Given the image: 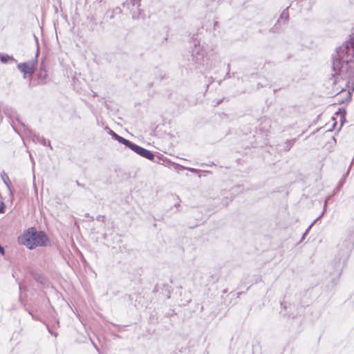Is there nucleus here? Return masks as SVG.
Instances as JSON below:
<instances>
[{
	"label": "nucleus",
	"mask_w": 354,
	"mask_h": 354,
	"mask_svg": "<svg viewBox=\"0 0 354 354\" xmlns=\"http://www.w3.org/2000/svg\"><path fill=\"white\" fill-rule=\"evenodd\" d=\"M110 11H111V12L114 13L115 15H120L122 13V10L120 7H116Z\"/></svg>",
	"instance_id": "f3484780"
},
{
	"label": "nucleus",
	"mask_w": 354,
	"mask_h": 354,
	"mask_svg": "<svg viewBox=\"0 0 354 354\" xmlns=\"http://www.w3.org/2000/svg\"><path fill=\"white\" fill-rule=\"evenodd\" d=\"M295 141L296 138L286 140L284 142L278 144L276 149L279 153L287 152L292 147Z\"/></svg>",
	"instance_id": "1a4fd4ad"
},
{
	"label": "nucleus",
	"mask_w": 354,
	"mask_h": 354,
	"mask_svg": "<svg viewBox=\"0 0 354 354\" xmlns=\"http://www.w3.org/2000/svg\"><path fill=\"white\" fill-rule=\"evenodd\" d=\"M129 148L131 149L132 151H133L137 154L140 155V156L145 158L149 160H153L154 158V154L152 151L145 149L133 142H131V144L129 146Z\"/></svg>",
	"instance_id": "423d86ee"
},
{
	"label": "nucleus",
	"mask_w": 354,
	"mask_h": 354,
	"mask_svg": "<svg viewBox=\"0 0 354 354\" xmlns=\"http://www.w3.org/2000/svg\"><path fill=\"white\" fill-rule=\"evenodd\" d=\"M140 1L141 0H126L122 6L127 8L130 12H132V19H137L140 14Z\"/></svg>",
	"instance_id": "39448f33"
},
{
	"label": "nucleus",
	"mask_w": 354,
	"mask_h": 354,
	"mask_svg": "<svg viewBox=\"0 0 354 354\" xmlns=\"http://www.w3.org/2000/svg\"><path fill=\"white\" fill-rule=\"evenodd\" d=\"M332 55L333 76L336 79L354 78V33Z\"/></svg>",
	"instance_id": "f257e3e1"
},
{
	"label": "nucleus",
	"mask_w": 354,
	"mask_h": 354,
	"mask_svg": "<svg viewBox=\"0 0 354 354\" xmlns=\"http://www.w3.org/2000/svg\"><path fill=\"white\" fill-rule=\"evenodd\" d=\"M288 18H289L288 12L287 11V10H284L280 15V17H279V19L278 20V23H279L280 19H281V20L284 19L285 21H287L288 20Z\"/></svg>",
	"instance_id": "4468645a"
},
{
	"label": "nucleus",
	"mask_w": 354,
	"mask_h": 354,
	"mask_svg": "<svg viewBox=\"0 0 354 354\" xmlns=\"http://www.w3.org/2000/svg\"><path fill=\"white\" fill-rule=\"evenodd\" d=\"M324 212L322 214L321 216H319L317 218H316L308 227V229L306 230V231L305 232V233L304 234V236H303V238L305 236V235L308 233V230H310V228L312 227V225L316 222V221L317 219H319L322 215H323Z\"/></svg>",
	"instance_id": "a211bd4d"
},
{
	"label": "nucleus",
	"mask_w": 354,
	"mask_h": 354,
	"mask_svg": "<svg viewBox=\"0 0 354 354\" xmlns=\"http://www.w3.org/2000/svg\"><path fill=\"white\" fill-rule=\"evenodd\" d=\"M76 185H77L78 187L85 188L84 185L81 184V183H79V181H77V180L76 181Z\"/></svg>",
	"instance_id": "393cba45"
},
{
	"label": "nucleus",
	"mask_w": 354,
	"mask_h": 354,
	"mask_svg": "<svg viewBox=\"0 0 354 354\" xmlns=\"http://www.w3.org/2000/svg\"><path fill=\"white\" fill-rule=\"evenodd\" d=\"M115 140L118 141L120 143L123 144L126 147H129V145L131 144V141L129 140L125 139L124 138L118 135V136L115 138Z\"/></svg>",
	"instance_id": "ddd939ff"
},
{
	"label": "nucleus",
	"mask_w": 354,
	"mask_h": 354,
	"mask_svg": "<svg viewBox=\"0 0 354 354\" xmlns=\"http://www.w3.org/2000/svg\"><path fill=\"white\" fill-rule=\"evenodd\" d=\"M205 50L200 43H194V48L192 53V64L196 69H200L205 64Z\"/></svg>",
	"instance_id": "20e7f679"
},
{
	"label": "nucleus",
	"mask_w": 354,
	"mask_h": 354,
	"mask_svg": "<svg viewBox=\"0 0 354 354\" xmlns=\"http://www.w3.org/2000/svg\"><path fill=\"white\" fill-rule=\"evenodd\" d=\"M1 178L3 183H5V185H6L8 189L10 191V193H12L10 178L4 171H3L1 173Z\"/></svg>",
	"instance_id": "9b49d317"
},
{
	"label": "nucleus",
	"mask_w": 354,
	"mask_h": 354,
	"mask_svg": "<svg viewBox=\"0 0 354 354\" xmlns=\"http://www.w3.org/2000/svg\"><path fill=\"white\" fill-rule=\"evenodd\" d=\"M114 15H115V14H114V13L111 12V11H110V10H108V11L106 12V17H109V19H111L114 18Z\"/></svg>",
	"instance_id": "412c9836"
},
{
	"label": "nucleus",
	"mask_w": 354,
	"mask_h": 354,
	"mask_svg": "<svg viewBox=\"0 0 354 354\" xmlns=\"http://www.w3.org/2000/svg\"><path fill=\"white\" fill-rule=\"evenodd\" d=\"M342 112H343L342 117H344V115H346V111L344 109H342Z\"/></svg>",
	"instance_id": "cd10ccee"
},
{
	"label": "nucleus",
	"mask_w": 354,
	"mask_h": 354,
	"mask_svg": "<svg viewBox=\"0 0 354 354\" xmlns=\"http://www.w3.org/2000/svg\"><path fill=\"white\" fill-rule=\"evenodd\" d=\"M117 136H118V134L115 132L111 137H112V138L115 140Z\"/></svg>",
	"instance_id": "bb28decb"
},
{
	"label": "nucleus",
	"mask_w": 354,
	"mask_h": 354,
	"mask_svg": "<svg viewBox=\"0 0 354 354\" xmlns=\"http://www.w3.org/2000/svg\"><path fill=\"white\" fill-rule=\"evenodd\" d=\"M0 60L3 64L8 63L9 61L17 62V60L12 55L4 53H0Z\"/></svg>",
	"instance_id": "f8f14e48"
},
{
	"label": "nucleus",
	"mask_w": 354,
	"mask_h": 354,
	"mask_svg": "<svg viewBox=\"0 0 354 354\" xmlns=\"http://www.w3.org/2000/svg\"><path fill=\"white\" fill-rule=\"evenodd\" d=\"M34 278L37 282L44 283L45 279L42 275L37 274L35 275Z\"/></svg>",
	"instance_id": "dca6fc26"
},
{
	"label": "nucleus",
	"mask_w": 354,
	"mask_h": 354,
	"mask_svg": "<svg viewBox=\"0 0 354 354\" xmlns=\"http://www.w3.org/2000/svg\"><path fill=\"white\" fill-rule=\"evenodd\" d=\"M17 68L23 73L24 78H26L28 76L32 75L35 71V67L33 63L29 64L27 62H23L18 64Z\"/></svg>",
	"instance_id": "6e6552de"
},
{
	"label": "nucleus",
	"mask_w": 354,
	"mask_h": 354,
	"mask_svg": "<svg viewBox=\"0 0 354 354\" xmlns=\"http://www.w3.org/2000/svg\"><path fill=\"white\" fill-rule=\"evenodd\" d=\"M351 93L350 91H348L347 93V97L346 98V101L349 102V101H351Z\"/></svg>",
	"instance_id": "4be33fe9"
},
{
	"label": "nucleus",
	"mask_w": 354,
	"mask_h": 354,
	"mask_svg": "<svg viewBox=\"0 0 354 354\" xmlns=\"http://www.w3.org/2000/svg\"><path fill=\"white\" fill-rule=\"evenodd\" d=\"M0 253L2 254H4V253H5V250L1 245H0Z\"/></svg>",
	"instance_id": "a878e982"
},
{
	"label": "nucleus",
	"mask_w": 354,
	"mask_h": 354,
	"mask_svg": "<svg viewBox=\"0 0 354 354\" xmlns=\"http://www.w3.org/2000/svg\"><path fill=\"white\" fill-rule=\"evenodd\" d=\"M3 113L10 119H15V120L21 126L24 131L31 132V130L20 120L15 110L12 108L6 107L3 109Z\"/></svg>",
	"instance_id": "0eeeda50"
},
{
	"label": "nucleus",
	"mask_w": 354,
	"mask_h": 354,
	"mask_svg": "<svg viewBox=\"0 0 354 354\" xmlns=\"http://www.w3.org/2000/svg\"><path fill=\"white\" fill-rule=\"evenodd\" d=\"M217 24H218V22H217V21H215V22H214V28L216 27V26H217Z\"/></svg>",
	"instance_id": "7c9ffc66"
},
{
	"label": "nucleus",
	"mask_w": 354,
	"mask_h": 354,
	"mask_svg": "<svg viewBox=\"0 0 354 354\" xmlns=\"http://www.w3.org/2000/svg\"><path fill=\"white\" fill-rule=\"evenodd\" d=\"M6 209V205L3 202H1L0 203V214L4 213Z\"/></svg>",
	"instance_id": "6ab92c4d"
},
{
	"label": "nucleus",
	"mask_w": 354,
	"mask_h": 354,
	"mask_svg": "<svg viewBox=\"0 0 354 354\" xmlns=\"http://www.w3.org/2000/svg\"><path fill=\"white\" fill-rule=\"evenodd\" d=\"M12 127H13V129H14L15 130H16V129H15V124H14V122L12 121Z\"/></svg>",
	"instance_id": "c756f323"
},
{
	"label": "nucleus",
	"mask_w": 354,
	"mask_h": 354,
	"mask_svg": "<svg viewBox=\"0 0 354 354\" xmlns=\"http://www.w3.org/2000/svg\"><path fill=\"white\" fill-rule=\"evenodd\" d=\"M106 129H107L109 130L108 133L109 135H111V136H113V134L115 133L113 130L110 129L109 127H106Z\"/></svg>",
	"instance_id": "b1692460"
},
{
	"label": "nucleus",
	"mask_w": 354,
	"mask_h": 354,
	"mask_svg": "<svg viewBox=\"0 0 354 354\" xmlns=\"http://www.w3.org/2000/svg\"><path fill=\"white\" fill-rule=\"evenodd\" d=\"M29 133L32 134V136L33 137V140L34 141H37V142H39L40 144H41L44 146H49L52 149L50 140H46L44 137H41V136H39V135H37L35 133H32V131H31V132H29Z\"/></svg>",
	"instance_id": "9d476101"
},
{
	"label": "nucleus",
	"mask_w": 354,
	"mask_h": 354,
	"mask_svg": "<svg viewBox=\"0 0 354 354\" xmlns=\"http://www.w3.org/2000/svg\"><path fill=\"white\" fill-rule=\"evenodd\" d=\"M104 216H102V215H99L97 216L96 219L98 221H104Z\"/></svg>",
	"instance_id": "5701e85b"
},
{
	"label": "nucleus",
	"mask_w": 354,
	"mask_h": 354,
	"mask_svg": "<svg viewBox=\"0 0 354 354\" xmlns=\"http://www.w3.org/2000/svg\"><path fill=\"white\" fill-rule=\"evenodd\" d=\"M48 241V238L46 233L37 231L35 227L28 229L18 238L19 243L26 245L30 250L37 246H46Z\"/></svg>",
	"instance_id": "7ed1b4c3"
},
{
	"label": "nucleus",
	"mask_w": 354,
	"mask_h": 354,
	"mask_svg": "<svg viewBox=\"0 0 354 354\" xmlns=\"http://www.w3.org/2000/svg\"><path fill=\"white\" fill-rule=\"evenodd\" d=\"M183 169H187L192 173H196L198 171V169H194V168H191V167H182Z\"/></svg>",
	"instance_id": "aec40b11"
},
{
	"label": "nucleus",
	"mask_w": 354,
	"mask_h": 354,
	"mask_svg": "<svg viewBox=\"0 0 354 354\" xmlns=\"http://www.w3.org/2000/svg\"><path fill=\"white\" fill-rule=\"evenodd\" d=\"M227 70L228 71L230 70V65L229 64L227 65Z\"/></svg>",
	"instance_id": "2f4dec72"
},
{
	"label": "nucleus",
	"mask_w": 354,
	"mask_h": 354,
	"mask_svg": "<svg viewBox=\"0 0 354 354\" xmlns=\"http://www.w3.org/2000/svg\"><path fill=\"white\" fill-rule=\"evenodd\" d=\"M335 278H334V279H333V283H335Z\"/></svg>",
	"instance_id": "473e14b6"
},
{
	"label": "nucleus",
	"mask_w": 354,
	"mask_h": 354,
	"mask_svg": "<svg viewBox=\"0 0 354 354\" xmlns=\"http://www.w3.org/2000/svg\"><path fill=\"white\" fill-rule=\"evenodd\" d=\"M48 75L46 71L43 69L42 66L40 67V72L38 74V77L40 79L45 80L47 77Z\"/></svg>",
	"instance_id": "2eb2a0df"
},
{
	"label": "nucleus",
	"mask_w": 354,
	"mask_h": 354,
	"mask_svg": "<svg viewBox=\"0 0 354 354\" xmlns=\"http://www.w3.org/2000/svg\"><path fill=\"white\" fill-rule=\"evenodd\" d=\"M326 204H327V200H326L325 203H324V209H325V208H326Z\"/></svg>",
	"instance_id": "c85d7f7f"
},
{
	"label": "nucleus",
	"mask_w": 354,
	"mask_h": 354,
	"mask_svg": "<svg viewBox=\"0 0 354 354\" xmlns=\"http://www.w3.org/2000/svg\"><path fill=\"white\" fill-rule=\"evenodd\" d=\"M354 248V230H348L346 238L338 244V260L335 261L333 274L338 279L343 266Z\"/></svg>",
	"instance_id": "f03ea898"
}]
</instances>
